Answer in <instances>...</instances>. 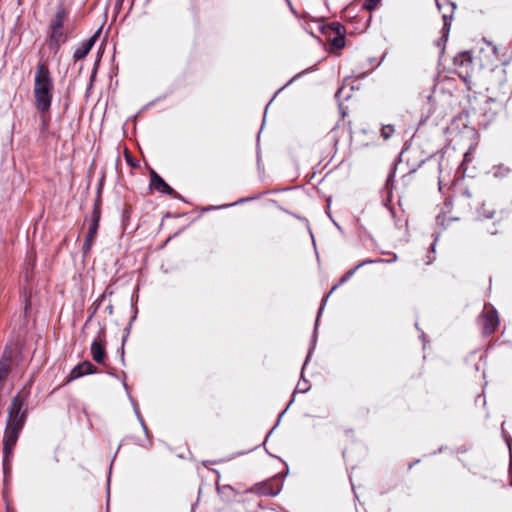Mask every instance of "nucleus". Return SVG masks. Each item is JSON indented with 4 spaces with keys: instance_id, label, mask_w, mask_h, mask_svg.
<instances>
[{
    "instance_id": "1",
    "label": "nucleus",
    "mask_w": 512,
    "mask_h": 512,
    "mask_svg": "<svg viewBox=\"0 0 512 512\" xmlns=\"http://www.w3.org/2000/svg\"><path fill=\"white\" fill-rule=\"evenodd\" d=\"M24 400V397L18 393L13 397L8 409V418L4 434V461H7L9 456L12 454L13 448L18 440L19 433L26 420V411L22 410Z\"/></svg>"
},
{
    "instance_id": "2",
    "label": "nucleus",
    "mask_w": 512,
    "mask_h": 512,
    "mask_svg": "<svg viewBox=\"0 0 512 512\" xmlns=\"http://www.w3.org/2000/svg\"><path fill=\"white\" fill-rule=\"evenodd\" d=\"M53 81L46 64L39 63L34 82L35 106L41 113L49 111L52 102Z\"/></svg>"
},
{
    "instance_id": "3",
    "label": "nucleus",
    "mask_w": 512,
    "mask_h": 512,
    "mask_svg": "<svg viewBox=\"0 0 512 512\" xmlns=\"http://www.w3.org/2000/svg\"><path fill=\"white\" fill-rule=\"evenodd\" d=\"M477 320L482 325V334L490 336L493 334L497 327L500 325L499 314L494 306H491V311L482 310L478 315Z\"/></svg>"
},
{
    "instance_id": "4",
    "label": "nucleus",
    "mask_w": 512,
    "mask_h": 512,
    "mask_svg": "<svg viewBox=\"0 0 512 512\" xmlns=\"http://www.w3.org/2000/svg\"><path fill=\"white\" fill-rule=\"evenodd\" d=\"M100 205H101V199H100V196H98L95 204H94V209H93V212H92V223L89 227V230H88V234H87V237H86V240H85V243H84V246H83V249H84V252H87L88 250H90L91 248V245L97 235V230H98V227H99V221H100V218H101V208H100Z\"/></svg>"
},
{
    "instance_id": "5",
    "label": "nucleus",
    "mask_w": 512,
    "mask_h": 512,
    "mask_svg": "<svg viewBox=\"0 0 512 512\" xmlns=\"http://www.w3.org/2000/svg\"><path fill=\"white\" fill-rule=\"evenodd\" d=\"M66 41V34L63 29L50 28L48 46L56 54L61 45Z\"/></svg>"
},
{
    "instance_id": "6",
    "label": "nucleus",
    "mask_w": 512,
    "mask_h": 512,
    "mask_svg": "<svg viewBox=\"0 0 512 512\" xmlns=\"http://www.w3.org/2000/svg\"><path fill=\"white\" fill-rule=\"evenodd\" d=\"M95 372L96 367L89 361H84L72 369L70 376L68 378V382L76 378L82 377L84 375L92 374Z\"/></svg>"
},
{
    "instance_id": "7",
    "label": "nucleus",
    "mask_w": 512,
    "mask_h": 512,
    "mask_svg": "<svg viewBox=\"0 0 512 512\" xmlns=\"http://www.w3.org/2000/svg\"><path fill=\"white\" fill-rule=\"evenodd\" d=\"M100 30H98L92 37L85 41L79 48L74 52V59L81 60L87 56L97 38L99 37Z\"/></svg>"
},
{
    "instance_id": "8",
    "label": "nucleus",
    "mask_w": 512,
    "mask_h": 512,
    "mask_svg": "<svg viewBox=\"0 0 512 512\" xmlns=\"http://www.w3.org/2000/svg\"><path fill=\"white\" fill-rule=\"evenodd\" d=\"M151 186L157 191L172 195L174 190L155 172L151 171Z\"/></svg>"
},
{
    "instance_id": "9",
    "label": "nucleus",
    "mask_w": 512,
    "mask_h": 512,
    "mask_svg": "<svg viewBox=\"0 0 512 512\" xmlns=\"http://www.w3.org/2000/svg\"><path fill=\"white\" fill-rule=\"evenodd\" d=\"M91 355L93 360L96 361L97 363L103 362L106 355L104 343L95 340L91 345Z\"/></svg>"
},
{
    "instance_id": "10",
    "label": "nucleus",
    "mask_w": 512,
    "mask_h": 512,
    "mask_svg": "<svg viewBox=\"0 0 512 512\" xmlns=\"http://www.w3.org/2000/svg\"><path fill=\"white\" fill-rule=\"evenodd\" d=\"M472 60V52L469 50H463L457 53V55L453 59V63L455 66L464 67L472 63Z\"/></svg>"
},
{
    "instance_id": "11",
    "label": "nucleus",
    "mask_w": 512,
    "mask_h": 512,
    "mask_svg": "<svg viewBox=\"0 0 512 512\" xmlns=\"http://www.w3.org/2000/svg\"><path fill=\"white\" fill-rule=\"evenodd\" d=\"M332 25L337 33L332 39V45L336 49H341L345 46L344 27L339 23H333Z\"/></svg>"
},
{
    "instance_id": "12",
    "label": "nucleus",
    "mask_w": 512,
    "mask_h": 512,
    "mask_svg": "<svg viewBox=\"0 0 512 512\" xmlns=\"http://www.w3.org/2000/svg\"><path fill=\"white\" fill-rule=\"evenodd\" d=\"M408 148H409V145L405 144L404 147L402 148V150L400 151V153L396 156L393 163L391 164V166L389 168V172L386 175V189L388 188V184H389L390 180L394 179V177L396 175L395 167L397 166L398 163L402 162V155L405 151L408 150Z\"/></svg>"
},
{
    "instance_id": "13",
    "label": "nucleus",
    "mask_w": 512,
    "mask_h": 512,
    "mask_svg": "<svg viewBox=\"0 0 512 512\" xmlns=\"http://www.w3.org/2000/svg\"><path fill=\"white\" fill-rule=\"evenodd\" d=\"M474 149V145L471 144L468 150L463 154L462 161L458 165L457 172L462 174L464 178L468 169V164L472 162V150Z\"/></svg>"
},
{
    "instance_id": "14",
    "label": "nucleus",
    "mask_w": 512,
    "mask_h": 512,
    "mask_svg": "<svg viewBox=\"0 0 512 512\" xmlns=\"http://www.w3.org/2000/svg\"><path fill=\"white\" fill-rule=\"evenodd\" d=\"M66 17H67L66 10L62 6H59L57 8V11L55 13V16H54L51 24H50V28L63 29V24H64Z\"/></svg>"
},
{
    "instance_id": "15",
    "label": "nucleus",
    "mask_w": 512,
    "mask_h": 512,
    "mask_svg": "<svg viewBox=\"0 0 512 512\" xmlns=\"http://www.w3.org/2000/svg\"><path fill=\"white\" fill-rule=\"evenodd\" d=\"M457 9L456 3H450V12L442 14L443 25L441 30L450 32L451 24L454 18L455 10Z\"/></svg>"
},
{
    "instance_id": "16",
    "label": "nucleus",
    "mask_w": 512,
    "mask_h": 512,
    "mask_svg": "<svg viewBox=\"0 0 512 512\" xmlns=\"http://www.w3.org/2000/svg\"><path fill=\"white\" fill-rule=\"evenodd\" d=\"M450 32L441 30V36L435 40V45L440 48V57L445 53V46L449 39Z\"/></svg>"
},
{
    "instance_id": "17",
    "label": "nucleus",
    "mask_w": 512,
    "mask_h": 512,
    "mask_svg": "<svg viewBox=\"0 0 512 512\" xmlns=\"http://www.w3.org/2000/svg\"><path fill=\"white\" fill-rule=\"evenodd\" d=\"M504 424L505 422L501 424V436L507 446L508 454H510L512 453V436L505 430Z\"/></svg>"
},
{
    "instance_id": "18",
    "label": "nucleus",
    "mask_w": 512,
    "mask_h": 512,
    "mask_svg": "<svg viewBox=\"0 0 512 512\" xmlns=\"http://www.w3.org/2000/svg\"><path fill=\"white\" fill-rule=\"evenodd\" d=\"M510 172L508 167H505L503 164H500L495 167L494 177L495 178H503Z\"/></svg>"
},
{
    "instance_id": "19",
    "label": "nucleus",
    "mask_w": 512,
    "mask_h": 512,
    "mask_svg": "<svg viewBox=\"0 0 512 512\" xmlns=\"http://www.w3.org/2000/svg\"><path fill=\"white\" fill-rule=\"evenodd\" d=\"M498 59L500 60L501 65L507 66L512 61V51L508 52L507 50H505L503 53L500 54V56H498Z\"/></svg>"
},
{
    "instance_id": "20",
    "label": "nucleus",
    "mask_w": 512,
    "mask_h": 512,
    "mask_svg": "<svg viewBox=\"0 0 512 512\" xmlns=\"http://www.w3.org/2000/svg\"><path fill=\"white\" fill-rule=\"evenodd\" d=\"M436 155H437L436 153H433V154L429 155L428 157H426L425 159L420 160L415 167H413L409 170V173H415L418 168L422 167L427 161H430L433 158H435Z\"/></svg>"
},
{
    "instance_id": "21",
    "label": "nucleus",
    "mask_w": 512,
    "mask_h": 512,
    "mask_svg": "<svg viewBox=\"0 0 512 512\" xmlns=\"http://www.w3.org/2000/svg\"><path fill=\"white\" fill-rule=\"evenodd\" d=\"M432 237H433V241L428 249V254H435L436 253V244H437V241L439 240V237H440V232H434L432 234Z\"/></svg>"
},
{
    "instance_id": "22",
    "label": "nucleus",
    "mask_w": 512,
    "mask_h": 512,
    "mask_svg": "<svg viewBox=\"0 0 512 512\" xmlns=\"http://www.w3.org/2000/svg\"><path fill=\"white\" fill-rule=\"evenodd\" d=\"M379 2L380 0H364L362 6L367 10H372L377 6Z\"/></svg>"
},
{
    "instance_id": "23",
    "label": "nucleus",
    "mask_w": 512,
    "mask_h": 512,
    "mask_svg": "<svg viewBox=\"0 0 512 512\" xmlns=\"http://www.w3.org/2000/svg\"><path fill=\"white\" fill-rule=\"evenodd\" d=\"M437 87H438V84H437V83H434V84L432 85V88H431V92H430V94H429V95H427V97H426V98H427L428 103H429L430 105H433V106H434V104H435V99H434L433 94L435 93V91H436Z\"/></svg>"
},
{
    "instance_id": "24",
    "label": "nucleus",
    "mask_w": 512,
    "mask_h": 512,
    "mask_svg": "<svg viewBox=\"0 0 512 512\" xmlns=\"http://www.w3.org/2000/svg\"><path fill=\"white\" fill-rule=\"evenodd\" d=\"M386 256H389L388 258H386V264L387 263H393L397 260V254L394 253V252H388L386 251Z\"/></svg>"
},
{
    "instance_id": "25",
    "label": "nucleus",
    "mask_w": 512,
    "mask_h": 512,
    "mask_svg": "<svg viewBox=\"0 0 512 512\" xmlns=\"http://www.w3.org/2000/svg\"><path fill=\"white\" fill-rule=\"evenodd\" d=\"M393 132H394V126L391 124H386V135H385L386 140L390 137L391 133H393Z\"/></svg>"
},
{
    "instance_id": "26",
    "label": "nucleus",
    "mask_w": 512,
    "mask_h": 512,
    "mask_svg": "<svg viewBox=\"0 0 512 512\" xmlns=\"http://www.w3.org/2000/svg\"><path fill=\"white\" fill-rule=\"evenodd\" d=\"M447 448H448V447H447L446 445H442V446H440L437 450H435V451H433V452L429 453L428 455H429V456H435V455H437L438 453H441V452L445 451Z\"/></svg>"
},
{
    "instance_id": "27",
    "label": "nucleus",
    "mask_w": 512,
    "mask_h": 512,
    "mask_svg": "<svg viewBox=\"0 0 512 512\" xmlns=\"http://www.w3.org/2000/svg\"><path fill=\"white\" fill-rule=\"evenodd\" d=\"M487 44L492 46L493 54L496 55V57L498 58V56H500L501 54L499 52V48L496 45H493L491 41H487Z\"/></svg>"
},
{
    "instance_id": "28",
    "label": "nucleus",
    "mask_w": 512,
    "mask_h": 512,
    "mask_svg": "<svg viewBox=\"0 0 512 512\" xmlns=\"http://www.w3.org/2000/svg\"><path fill=\"white\" fill-rule=\"evenodd\" d=\"M386 210H388V212L390 213L392 218H395V210H394V208H392L388 205V196L387 195H386Z\"/></svg>"
},
{
    "instance_id": "29",
    "label": "nucleus",
    "mask_w": 512,
    "mask_h": 512,
    "mask_svg": "<svg viewBox=\"0 0 512 512\" xmlns=\"http://www.w3.org/2000/svg\"><path fill=\"white\" fill-rule=\"evenodd\" d=\"M508 476L512 479V453L509 454Z\"/></svg>"
},
{
    "instance_id": "30",
    "label": "nucleus",
    "mask_w": 512,
    "mask_h": 512,
    "mask_svg": "<svg viewBox=\"0 0 512 512\" xmlns=\"http://www.w3.org/2000/svg\"><path fill=\"white\" fill-rule=\"evenodd\" d=\"M434 255H435V254H428V253H427V255H426L427 260H426V262H425V263H426V265H430V264H432V263H433V261L435 260V256H434Z\"/></svg>"
},
{
    "instance_id": "31",
    "label": "nucleus",
    "mask_w": 512,
    "mask_h": 512,
    "mask_svg": "<svg viewBox=\"0 0 512 512\" xmlns=\"http://www.w3.org/2000/svg\"><path fill=\"white\" fill-rule=\"evenodd\" d=\"M353 270H350L349 272H347L342 278H341V281L340 283H344L345 281L348 280V278L353 274Z\"/></svg>"
},
{
    "instance_id": "32",
    "label": "nucleus",
    "mask_w": 512,
    "mask_h": 512,
    "mask_svg": "<svg viewBox=\"0 0 512 512\" xmlns=\"http://www.w3.org/2000/svg\"><path fill=\"white\" fill-rule=\"evenodd\" d=\"M353 270H350L349 272H347L342 278H341V281L340 283H344L345 281L348 280V278L353 274Z\"/></svg>"
},
{
    "instance_id": "33",
    "label": "nucleus",
    "mask_w": 512,
    "mask_h": 512,
    "mask_svg": "<svg viewBox=\"0 0 512 512\" xmlns=\"http://www.w3.org/2000/svg\"><path fill=\"white\" fill-rule=\"evenodd\" d=\"M495 212L494 211H488L483 214L484 218L486 219H492L494 217Z\"/></svg>"
},
{
    "instance_id": "34",
    "label": "nucleus",
    "mask_w": 512,
    "mask_h": 512,
    "mask_svg": "<svg viewBox=\"0 0 512 512\" xmlns=\"http://www.w3.org/2000/svg\"><path fill=\"white\" fill-rule=\"evenodd\" d=\"M435 5H436L438 11L441 12L442 8H443L442 2L440 0H435Z\"/></svg>"
},
{
    "instance_id": "35",
    "label": "nucleus",
    "mask_w": 512,
    "mask_h": 512,
    "mask_svg": "<svg viewBox=\"0 0 512 512\" xmlns=\"http://www.w3.org/2000/svg\"><path fill=\"white\" fill-rule=\"evenodd\" d=\"M468 451V448H466L465 446H461L457 449V452L458 453H466Z\"/></svg>"
},
{
    "instance_id": "36",
    "label": "nucleus",
    "mask_w": 512,
    "mask_h": 512,
    "mask_svg": "<svg viewBox=\"0 0 512 512\" xmlns=\"http://www.w3.org/2000/svg\"><path fill=\"white\" fill-rule=\"evenodd\" d=\"M462 195L463 196H466L467 198H470L472 196L471 192L468 190V189H465L463 192H462Z\"/></svg>"
},
{
    "instance_id": "37",
    "label": "nucleus",
    "mask_w": 512,
    "mask_h": 512,
    "mask_svg": "<svg viewBox=\"0 0 512 512\" xmlns=\"http://www.w3.org/2000/svg\"><path fill=\"white\" fill-rule=\"evenodd\" d=\"M420 463V459H416L413 462H411L408 466V470H410L414 465Z\"/></svg>"
},
{
    "instance_id": "38",
    "label": "nucleus",
    "mask_w": 512,
    "mask_h": 512,
    "mask_svg": "<svg viewBox=\"0 0 512 512\" xmlns=\"http://www.w3.org/2000/svg\"><path fill=\"white\" fill-rule=\"evenodd\" d=\"M463 116H465L466 118H468L469 116V113L467 111H463L461 114H459L458 118H462Z\"/></svg>"
},
{
    "instance_id": "39",
    "label": "nucleus",
    "mask_w": 512,
    "mask_h": 512,
    "mask_svg": "<svg viewBox=\"0 0 512 512\" xmlns=\"http://www.w3.org/2000/svg\"><path fill=\"white\" fill-rule=\"evenodd\" d=\"M445 205H446L447 207L451 206V205H452V200H451V199H446V201H445Z\"/></svg>"
},
{
    "instance_id": "40",
    "label": "nucleus",
    "mask_w": 512,
    "mask_h": 512,
    "mask_svg": "<svg viewBox=\"0 0 512 512\" xmlns=\"http://www.w3.org/2000/svg\"><path fill=\"white\" fill-rule=\"evenodd\" d=\"M420 338L422 339L423 343L425 344L426 335L424 332L421 333Z\"/></svg>"
},
{
    "instance_id": "41",
    "label": "nucleus",
    "mask_w": 512,
    "mask_h": 512,
    "mask_svg": "<svg viewBox=\"0 0 512 512\" xmlns=\"http://www.w3.org/2000/svg\"><path fill=\"white\" fill-rule=\"evenodd\" d=\"M446 5H448L450 7V3H455L454 1L452 0H442Z\"/></svg>"
},
{
    "instance_id": "42",
    "label": "nucleus",
    "mask_w": 512,
    "mask_h": 512,
    "mask_svg": "<svg viewBox=\"0 0 512 512\" xmlns=\"http://www.w3.org/2000/svg\"><path fill=\"white\" fill-rule=\"evenodd\" d=\"M440 219H441V215L439 214V215L437 216V221L439 222V221H440Z\"/></svg>"
},
{
    "instance_id": "43",
    "label": "nucleus",
    "mask_w": 512,
    "mask_h": 512,
    "mask_svg": "<svg viewBox=\"0 0 512 512\" xmlns=\"http://www.w3.org/2000/svg\"><path fill=\"white\" fill-rule=\"evenodd\" d=\"M381 134H384V127L381 128Z\"/></svg>"
}]
</instances>
